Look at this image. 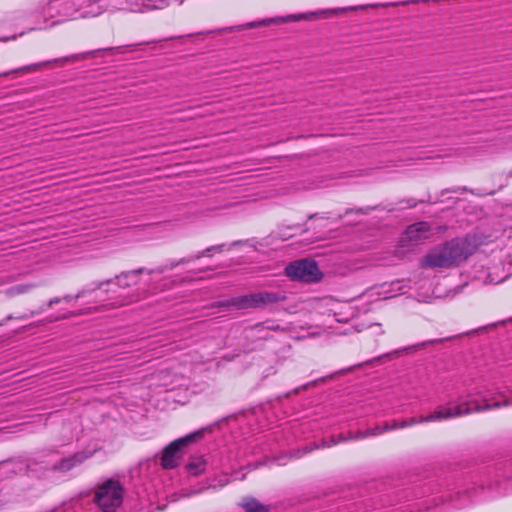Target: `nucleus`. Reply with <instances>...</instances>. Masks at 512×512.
<instances>
[{
	"label": "nucleus",
	"instance_id": "f257e3e1",
	"mask_svg": "<svg viewBox=\"0 0 512 512\" xmlns=\"http://www.w3.org/2000/svg\"><path fill=\"white\" fill-rule=\"evenodd\" d=\"M511 405L512 399L510 400L504 391L481 387L470 392L466 398L460 399L454 406H438L427 416L411 417L398 421L397 426L403 429L416 424L443 421Z\"/></svg>",
	"mask_w": 512,
	"mask_h": 512
},
{
	"label": "nucleus",
	"instance_id": "f03ea898",
	"mask_svg": "<svg viewBox=\"0 0 512 512\" xmlns=\"http://www.w3.org/2000/svg\"><path fill=\"white\" fill-rule=\"evenodd\" d=\"M475 249L476 245L470 236L455 238L429 251L421 260V267L449 268L465 261Z\"/></svg>",
	"mask_w": 512,
	"mask_h": 512
},
{
	"label": "nucleus",
	"instance_id": "7ed1b4c3",
	"mask_svg": "<svg viewBox=\"0 0 512 512\" xmlns=\"http://www.w3.org/2000/svg\"><path fill=\"white\" fill-rule=\"evenodd\" d=\"M99 292L100 294H107L109 301L108 305L111 306H123L127 305L134 300L129 298L127 294L122 291V288H118V279L117 276L114 279H109L102 282L93 283L91 288L83 289L79 291L75 296L73 295H65L63 297H55L49 300L45 305L40 307V312L46 311L48 308H51L55 304L65 303L69 304L70 302L77 300L79 298L86 297L88 294L92 292Z\"/></svg>",
	"mask_w": 512,
	"mask_h": 512
},
{
	"label": "nucleus",
	"instance_id": "20e7f679",
	"mask_svg": "<svg viewBox=\"0 0 512 512\" xmlns=\"http://www.w3.org/2000/svg\"><path fill=\"white\" fill-rule=\"evenodd\" d=\"M224 244L220 245H214L206 248L205 250L198 252L194 256L188 257V258H181L180 260H168L164 265L157 267L152 270H148L146 268H139L131 271L122 272L119 275H117L118 279V288H122V291L124 292L125 289L130 288L132 286H135L139 283V276L141 274L146 273L147 275H150L152 273H158L162 274L167 270H171L175 267H177L180 264L188 263L195 259H200L202 257H210L212 252H222L224 248Z\"/></svg>",
	"mask_w": 512,
	"mask_h": 512
},
{
	"label": "nucleus",
	"instance_id": "39448f33",
	"mask_svg": "<svg viewBox=\"0 0 512 512\" xmlns=\"http://www.w3.org/2000/svg\"><path fill=\"white\" fill-rule=\"evenodd\" d=\"M83 0H50L41 10L43 21H36L32 29H45L68 18H79L78 5Z\"/></svg>",
	"mask_w": 512,
	"mask_h": 512
},
{
	"label": "nucleus",
	"instance_id": "423d86ee",
	"mask_svg": "<svg viewBox=\"0 0 512 512\" xmlns=\"http://www.w3.org/2000/svg\"><path fill=\"white\" fill-rule=\"evenodd\" d=\"M123 495L120 482L108 479L97 487L94 502L103 512H115L123 502Z\"/></svg>",
	"mask_w": 512,
	"mask_h": 512
},
{
	"label": "nucleus",
	"instance_id": "0eeeda50",
	"mask_svg": "<svg viewBox=\"0 0 512 512\" xmlns=\"http://www.w3.org/2000/svg\"><path fill=\"white\" fill-rule=\"evenodd\" d=\"M284 299L285 297L280 293L264 291L232 297L229 300L220 302L219 306H233L236 309L262 308L270 304L278 303Z\"/></svg>",
	"mask_w": 512,
	"mask_h": 512
},
{
	"label": "nucleus",
	"instance_id": "6e6552de",
	"mask_svg": "<svg viewBox=\"0 0 512 512\" xmlns=\"http://www.w3.org/2000/svg\"><path fill=\"white\" fill-rule=\"evenodd\" d=\"M343 9H323L313 12H306V13H298V14H291L287 16L282 17H272V18H265L257 21H252L245 23L243 25L237 26L238 30L242 29H253L258 27H264L269 26L272 24H279V23H287L291 21H300V20H313L318 18H329L333 15H337L339 12H341Z\"/></svg>",
	"mask_w": 512,
	"mask_h": 512
},
{
	"label": "nucleus",
	"instance_id": "1a4fd4ad",
	"mask_svg": "<svg viewBox=\"0 0 512 512\" xmlns=\"http://www.w3.org/2000/svg\"><path fill=\"white\" fill-rule=\"evenodd\" d=\"M285 273L291 280L304 283L319 282L323 276L317 263L310 259H301L290 263L286 266Z\"/></svg>",
	"mask_w": 512,
	"mask_h": 512
},
{
	"label": "nucleus",
	"instance_id": "9d476101",
	"mask_svg": "<svg viewBox=\"0 0 512 512\" xmlns=\"http://www.w3.org/2000/svg\"><path fill=\"white\" fill-rule=\"evenodd\" d=\"M204 430H198L185 437L179 438L171 442L164 450L161 458V464L165 469H172L178 465L181 448L188 445L203 436Z\"/></svg>",
	"mask_w": 512,
	"mask_h": 512
},
{
	"label": "nucleus",
	"instance_id": "9b49d317",
	"mask_svg": "<svg viewBox=\"0 0 512 512\" xmlns=\"http://www.w3.org/2000/svg\"><path fill=\"white\" fill-rule=\"evenodd\" d=\"M432 235L431 225L426 221H420L407 227L400 242L403 246H416L428 240Z\"/></svg>",
	"mask_w": 512,
	"mask_h": 512
},
{
	"label": "nucleus",
	"instance_id": "f8f14e48",
	"mask_svg": "<svg viewBox=\"0 0 512 512\" xmlns=\"http://www.w3.org/2000/svg\"><path fill=\"white\" fill-rule=\"evenodd\" d=\"M99 51L100 50L88 51V52H84V53L73 54V55L68 56V57L57 58V59H53V60H50V61H45V62L35 63V64H31V65H26V66L20 67V68L15 69V70H11V71H6V72H3V73H0V78L1 77H5V76H9V75L14 74V73H24V72L36 71L37 69L42 68L44 66H47V65H49L51 63H58V64H61V65H64L67 62H75V61H79V60H84V59H87V58H89L91 56H94Z\"/></svg>",
	"mask_w": 512,
	"mask_h": 512
},
{
	"label": "nucleus",
	"instance_id": "ddd939ff",
	"mask_svg": "<svg viewBox=\"0 0 512 512\" xmlns=\"http://www.w3.org/2000/svg\"><path fill=\"white\" fill-rule=\"evenodd\" d=\"M384 432H387V427L385 423L383 425H377L374 428L366 429L364 431H359L356 434L349 432L347 436L339 435L338 438L331 437L328 441L324 440L320 447H331L332 445H336L340 442H344L347 440H359L364 439L366 437L377 436ZM319 448V446H316Z\"/></svg>",
	"mask_w": 512,
	"mask_h": 512
},
{
	"label": "nucleus",
	"instance_id": "4468645a",
	"mask_svg": "<svg viewBox=\"0 0 512 512\" xmlns=\"http://www.w3.org/2000/svg\"><path fill=\"white\" fill-rule=\"evenodd\" d=\"M92 452H77L72 456L61 459L54 465L55 470L59 471H69L73 467L80 465L85 460L92 456Z\"/></svg>",
	"mask_w": 512,
	"mask_h": 512
},
{
	"label": "nucleus",
	"instance_id": "2eb2a0df",
	"mask_svg": "<svg viewBox=\"0 0 512 512\" xmlns=\"http://www.w3.org/2000/svg\"><path fill=\"white\" fill-rule=\"evenodd\" d=\"M37 283H21L11 286L5 290V295L8 297H15L21 294L29 293L34 288L38 287Z\"/></svg>",
	"mask_w": 512,
	"mask_h": 512
},
{
	"label": "nucleus",
	"instance_id": "dca6fc26",
	"mask_svg": "<svg viewBox=\"0 0 512 512\" xmlns=\"http://www.w3.org/2000/svg\"><path fill=\"white\" fill-rule=\"evenodd\" d=\"M241 506L247 512H265L267 509L255 498L248 497L243 499Z\"/></svg>",
	"mask_w": 512,
	"mask_h": 512
},
{
	"label": "nucleus",
	"instance_id": "f3484780",
	"mask_svg": "<svg viewBox=\"0 0 512 512\" xmlns=\"http://www.w3.org/2000/svg\"><path fill=\"white\" fill-rule=\"evenodd\" d=\"M496 269H497V267H495L493 269V271L489 272L490 283L499 284V283L505 281L509 276L512 275V269L509 268L508 271L503 276H500V277L494 276L496 274V272H495Z\"/></svg>",
	"mask_w": 512,
	"mask_h": 512
},
{
	"label": "nucleus",
	"instance_id": "a211bd4d",
	"mask_svg": "<svg viewBox=\"0 0 512 512\" xmlns=\"http://www.w3.org/2000/svg\"><path fill=\"white\" fill-rule=\"evenodd\" d=\"M139 44H134V45H126V46H119V47H111V48H107V49H104L105 51H113V50H116L118 51L119 53H124L127 51V48H130V47H135V46H138Z\"/></svg>",
	"mask_w": 512,
	"mask_h": 512
},
{
	"label": "nucleus",
	"instance_id": "6ab92c4d",
	"mask_svg": "<svg viewBox=\"0 0 512 512\" xmlns=\"http://www.w3.org/2000/svg\"><path fill=\"white\" fill-rule=\"evenodd\" d=\"M72 315H73V313L63 312V313H60V314L54 316L51 320L57 321V320H60V319L68 318V317H70Z\"/></svg>",
	"mask_w": 512,
	"mask_h": 512
},
{
	"label": "nucleus",
	"instance_id": "aec40b11",
	"mask_svg": "<svg viewBox=\"0 0 512 512\" xmlns=\"http://www.w3.org/2000/svg\"><path fill=\"white\" fill-rule=\"evenodd\" d=\"M398 423H399V422H398V421H395V420H394V421H392L391 423L386 422V423H385V425H386V427H387V432H388V431L395 430V429H400V428L397 426V424H398Z\"/></svg>",
	"mask_w": 512,
	"mask_h": 512
},
{
	"label": "nucleus",
	"instance_id": "412c9836",
	"mask_svg": "<svg viewBox=\"0 0 512 512\" xmlns=\"http://www.w3.org/2000/svg\"><path fill=\"white\" fill-rule=\"evenodd\" d=\"M183 1H184V0H180V1H176V0L174 1V0H171V2H170L167 6H169V5H171V4H174V3H175V4H178V5H181V4L183 3Z\"/></svg>",
	"mask_w": 512,
	"mask_h": 512
},
{
	"label": "nucleus",
	"instance_id": "4be33fe9",
	"mask_svg": "<svg viewBox=\"0 0 512 512\" xmlns=\"http://www.w3.org/2000/svg\"><path fill=\"white\" fill-rule=\"evenodd\" d=\"M409 205H410V207H414V206H416V203L414 202V203L409 204Z\"/></svg>",
	"mask_w": 512,
	"mask_h": 512
},
{
	"label": "nucleus",
	"instance_id": "5701e85b",
	"mask_svg": "<svg viewBox=\"0 0 512 512\" xmlns=\"http://www.w3.org/2000/svg\"><path fill=\"white\" fill-rule=\"evenodd\" d=\"M508 176H510V177L512 176V170L508 173Z\"/></svg>",
	"mask_w": 512,
	"mask_h": 512
}]
</instances>
